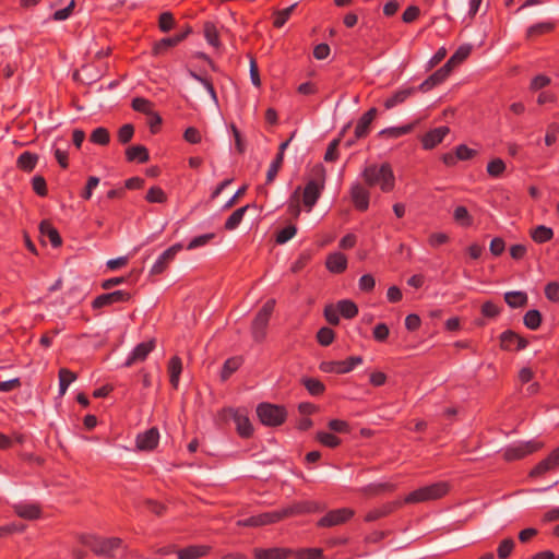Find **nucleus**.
I'll list each match as a JSON object with an SVG mask.
<instances>
[{"mask_svg": "<svg viewBox=\"0 0 559 559\" xmlns=\"http://www.w3.org/2000/svg\"><path fill=\"white\" fill-rule=\"evenodd\" d=\"M376 286V280L371 274H364L358 281V287L361 292L370 293Z\"/></svg>", "mask_w": 559, "mask_h": 559, "instance_id": "nucleus-61", "label": "nucleus"}, {"mask_svg": "<svg viewBox=\"0 0 559 559\" xmlns=\"http://www.w3.org/2000/svg\"><path fill=\"white\" fill-rule=\"evenodd\" d=\"M39 231L43 237L47 238L53 248L61 246L62 240L58 230L48 221H44L39 225Z\"/></svg>", "mask_w": 559, "mask_h": 559, "instance_id": "nucleus-29", "label": "nucleus"}, {"mask_svg": "<svg viewBox=\"0 0 559 559\" xmlns=\"http://www.w3.org/2000/svg\"><path fill=\"white\" fill-rule=\"evenodd\" d=\"M37 155L31 152L22 153L16 160L17 167L25 171H31L35 168L37 164Z\"/></svg>", "mask_w": 559, "mask_h": 559, "instance_id": "nucleus-39", "label": "nucleus"}, {"mask_svg": "<svg viewBox=\"0 0 559 559\" xmlns=\"http://www.w3.org/2000/svg\"><path fill=\"white\" fill-rule=\"evenodd\" d=\"M154 348V340H150L138 344L127 357L123 366L131 367L132 365L144 361L147 358V356L153 352Z\"/></svg>", "mask_w": 559, "mask_h": 559, "instance_id": "nucleus-15", "label": "nucleus"}, {"mask_svg": "<svg viewBox=\"0 0 559 559\" xmlns=\"http://www.w3.org/2000/svg\"><path fill=\"white\" fill-rule=\"evenodd\" d=\"M296 7H297V3H293L288 8H285L283 10L278 11L275 14V17L273 21L274 27H276V28L283 27L285 25V23L288 21L290 14L293 13V11Z\"/></svg>", "mask_w": 559, "mask_h": 559, "instance_id": "nucleus-48", "label": "nucleus"}, {"mask_svg": "<svg viewBox=\"0 0 559 559\" xmlns=\"http://www.w3.org/2000/svg\"><path fill=\"white\" fill-rule=\"evenodd\" d=\"M257 415L264 426L277 427L285 423L287 411L283 405L264 402L257 406Z\"/></svg>", "mask_w": 559, "mask_h": 559, "instance_id": "nucleus-4", "label": "nucleus"}, {"mask_svg": "<svg viewBox=\"0 0 559 559\" xmlns=\"http://www.w3.org/2000/svg\"><path fill=\"white\" fill-rule=\"evenodd\" d=\"M543 448V443L536 440L516 442L510 444L503 450V459L506 461H516L538 451Z\"/></svg>", "mask_w": 559, "mask_h": 559, "instance_id": "nucleus-5", "label": "nucleus"}, {"mask_svg": "<svg viewBox=\"0 0 559 559\" xmlns=\"http://www.w3.org/2000/svg\"><path fill=\"white\" fill-rule=\"evenodd\" d=\"M317 440L324 447L332 448V449L336 448L341 443V440L338 437H336L333 433L325 432V431H319L317 433Z\"/></svg>", "mask_w": 559, "mask_h": 559, "instance_id": "nucleus-50", "label": "nucleus"}, {"mask_svg": "<svg viewBox=\"0 0 559 559\" xmlns=\"http://www.w3.org/2000/svg\"><path fill=\"white\" fill-rule=\"evenodd\" d=\"M523 322L527 329L535 331L542 324V313L536 309L528 310L523 317Z\"/></svg>", "mask_w": 559, "mask_h": 559, "instance_id": "nucleus-42", "label": "nucleus"}, {"mask_svg": "<svg viewBox=\"0 0 559 559\" xmlns=\"http://www.w3.org/2000/svg\"><path fill=\"white\" fill-rule=\"evenodd\" d=\"M416 87H403L396 91L392 96L388 97L383 106L385 109H392L395 106L403 104L408 97H411L415 92Z\"/></svg>", "mask_w": 559, "mask_h": 559, "instance_id": "nucleus-27", "label": "nucleus"}, {"mask_svg": "<svg viewBox=\"0 0 559 559\" xmlns=\"http://www.w3.org/2000/svg\"><path fill=\"white\" fill-rule=\"evenodd\" d=\"M215 238L214 233L203 234L200 236H197L190 240V242L187 245V250H194L200 247L206 246L212 239Z\"/></svg>", "mask_w": 559, "mask_h": 559, "instance_id": "nucleus-53", "label": "nucleus"}, {"mask_svg": "<svg viewBox=\"0 0 559 559\" xmlns=\"http://www.w3.org/2000/svg\"><path fill=\"white\" fill-rule=\"evenodd\" d=\"M281 521V515H278V511H270L260 513L257 515L249 516L247 519L238 520L237 525L243 527H259L273 523H277Z\"/></svg>", "mask_w": 559, "mask_h": 559, "instance_id": "nucleus-14", "label": "nucleus"}, {"mask_svg": "<svg viewBox=\"0 0 559 559\" xmlns=\"http://www.w3.org/2000/svg\"><path fill=\"white\" fill-rule=\"evenodd\" d=\"M504 301L511 308H522L526 306L528 297L525 292L512 290L504 294Z\"/></svg>", "mask_w": 559, "mask_h": 559, "instance_id": "nucleus-34", "label": "nucleus"}, {"mask_svg": "<svg viewBox=\"0 0 559 559\" xmlns=\"http://www.w3.org/2000/svg\"><path fill=\"white\" fill-rule=\"evenodd\" d=\"M76 380V374L67 368L59 370V395H64L69 385Z\"/></svg>", "mask_w": 559, "mask_h": 559, "instance_id": "nucleus-37", "label": "nucleus"}, {"mask_svg": "<svg viewBox=\"0 0 559 559\" xmlns=\"http://www.w3.org/2000/svg\"><path fill=\"white\" fill-rule=\"evenodd\" d=\"M131 297L129 292L122 289L102 294L92 301V308L97 310L115 304H126L131 300Z\"/></svg>", "mask_w": 559, "mask_h": 559, "instance_id": "nucleus-9", "label": "nucleus"}, {"mask_svg": "<svg viewBox=\"0 0 559 559\" xmlns=\"http://www.w3.org/2000/svg\"><path fill=\"white\" fill-rule=\"evenodd\" d=\"M132 108H133V110L145 114V115L153 114V103L144 97L133 98Z\"/></svg>", "mask_w": 559, "mask_h": 559, "instance_id": "nucleus-46", "label": "nucleus"}, {"mask_svg": "<svg viewBox=\"0 0 559 559\" xmlns=\"http://www.w3.org/2000/svg\"><path fill=\"white\" fill-rule=\"evenodd\" d=\"M349 195L354 207L359 212H366L369 209L370 191L360 182H354L349 188Z\"/></svg>", "mask_w": 559, "mask_h": 559, "instance_id": "nucleus-11", "label": "nucleus"}, {"mask_svg": "<svg viewBox=\"0 0 559 559\" xmlns=\"http://www.w3.org/2000/svg\"><path fill=\"white\" fill-rule=\"evenodd\" d=\"M452 68L450 64L444 63L440 69L429 75L419 86L418 90L421 92H428L435 86L441 84L450 75Z\"/></svg>", "mask_w": 559, "mask_h": 559, "instance_id": "nucleus-19", "label": "nucleus"}, {"mask_svg": "<svg viewBox=\"0 0 559 559\" xmlns=\"http://www.w3.org/2000/svg\"><path fill=\"white\" fill-rule=\"evenodd\" d=\"M159 440V432L156 428L139 433L136 437V447L139 450L151 451L156 448Z\"/></svg>", "mask_w": 559, "mask_h": 559, "instance_id": "nucleus-21", "label": "nucleus"}, {"mask_svg": "<svg viewBox=\"0 0 559 559\" xmlns=\"http://www.w3.org/2000/svg\"><path fill=\"white\" fill-rule=\"evenodd\" d=\"M558 134H559V124L556 122L550 123L546 130L545 144L547 146H551L552 144H555L557 141Z\"/></svg>", "mask_w": 559, "mask_h": 559, "instance_id": "nucleus-63", "label": "nucleus"}, {"mask_svg": "<svg viewBox=\"0 0 559 559\" xmlns=\"http://www.w3.org/2000/svg\"><path fill=\"white\" fill-rule=\"evenodd\" d=\"M416 124L417 122L415 121L400 127L385 128L379 132V135L397 139L411 133L415 129Z\"/></svg>", "mask_w": 559, "mask_h": 559, "instance_id": "nucleus-33", "label": "nucleus"}, {"mask_svg": "<svg viewBox=\"0 0 559 559\" xmlns=\"http://www.w3.org/2000/svg\"><path fill=\"white\" fill-rule=\"evenodd\" d=\"M293 556L297 559H322L323 551L321 548H306L294 551Z\"/></svg>", "mask_w": 559, "mask_h": 559, "instance_id": "nucleus-51", "label": "nucleus"}, {"mask_svg": "<svg viewBox=\"0 0 559 559\" xmlns=\"http://www.w3.org/2000/svg\"><path fill=\"white\" fill-rule=\"evenodd\" d=\"M183 246L177 242L166 249L152 265L150 273L152 275L162 274L168 265L175 260L178 252L182 250Z\"/></svg>", "mask_w": 559, "mask_h": 559, "instance_id": "nucleus-12", "label": "nucleus"}, {"mask_svg": "<svg viewBox=\"0 0 559 559\" xmlns=\"http://www.w3.org/2000/svg\"><path fill=\"white\" fill-rule=\"evenodd\" d=\"M559 467V447L552 450L547 457L542 460L530 473L531 476H540Z\"/></svg>", "mask_w": 559, "mask_h": 559, "instance_id": "nucleus-20", "label": "nucleus"}, {"mask_svg": "<svg viewBox=\"0 0 559 559\" xmlns=\"http://www.w3.org/2000/svg\"><path fill=\"white\" fill-rule=\"evenodd\" d=\"M325 265L331 273H343L347 267V258L341 252L331 253L326 258Z\"/></svg>", "mask_w": 559, "mask_h": 559, "instance_id": "nucleus-26", "label": "nucleus"}, {"mask_svg": "<svg viewBox=\"0 0 559 559\" xmlns=\"http://www.w3.org/2000/svg\"><path fill=\"white\" fill-rule=\"evenodd\" d=\"M145 200L150 203H164L166 202L167 198L163 189L159 187H152L147 191Z\"/></svg>", "mask_w": 559, "mask_h": 559, "instance_id": "nucleus-55", "label": "nucleus"}, {"mask_svg": "<svg viewBox=\"0 0 559 559\" xmlns=\"http://www.w3.org/2000/svg\"><path fill=\"white\" fill-rule=\"evenodd\" d=\"M212 550L207 545H190L177 551L178 559H200L206 557Z\"/></svg>", "mask_w": 559, "mask_h": 559, "instance_id": "nucleus-23", "label": "nucleus"}, {"mask_svg": "<svg viewBox=\"0 0 559 559\" xmlns=\"http://www.w3.org/2000/svg\"><path fill=\"white\" fill-rule=\"evenodd\" d=\"M204 36H205L206 41L211 46H213L215 48L219 47V45H221L219 35H218L217 27L215 26L214 23L206 22L204 24Z\"/></svg>", "mask_w": 559, "mask_h": 559, "instance_id": "nucleus-43", "label": "nucleus"}, {"mask_svg": "<svg viewBox=\"0 0 559 559\" xmlns=\"http://www.w3.org/2000/svg\"><path fill=\"white\" fill-rule=\"evenodd\" d=\"M294 550L285 547L254 548V559H288Z\"/></svg>", "mask_w": 559, "mask_h": 559, "instance_id": "nucleus-18", "label": "nucleus"}, {"mask_svg": "<svg viewBox=\"0 0 559 559\" xmlns=\"http://www.w3.org/2000/svg\"><path fill=\"white\" fill-rule=\"evenodd\" d=\"M450 133V128L447 126H441L435 129L429 130L425 133L420 141L424 150H432L437 145H439L444 138Z\"/></svg>", "mask_w": 559, "mask_h": 559, "instance_id": "nucleus-16", "label": "nucleus"}, {"mask_svg": "<svg viewBox=\"0 0 559 559\" xmlns=\"http://www.w3.org/2000/svg\"><path fill=\"white\" fill-rule=\"evenodd\" d=\"M325 509L326 506L320 501L305 500L298 501L289 507L283 508L277 511L278 515H281V520H283L288 516L321 512L324 511Z\"/></svg>", "mask_w": 559, "mask_h": 559, "instance_id": "nucleus-6", "label": "nucleus"}, {"mask_svg": "<svg viewBox=\"0 0 559 559\" xmlns=\"http://www.w3.org/2000/svg\"><path fill=\"white\" fill-rule=\"evenodd\" d=\"M389 334L390 330L385 323H378L372 331V336L377 342H385Z\"/></svg>", "mask_w": 559, "mask_h": 559, "instance_id": "nucleus-64", "label": "nucleus"}, {"mask_svg": "<svg viewBox=\"0 0 559 559\" xmlns=\"http://www.w3.org/2000/svg\"><path fill=\"white\" fill-rule=\"evenodd\" d=\"M233 419L236 424L237 432L242 438H249L253 432V427L247 415L239 411L233 413Z\"/></svg>", "mask_w": 559, "mask_h": 559, "instance_id": "nucleus-25", "label": "nucleus"}, {"mask_svg": "<svg viewBox=\"0 0 559 559\" xmlns=\"http://www.w3.org/2000/svg\"><path fill=\"white\" fill-rule=\"evenodd\" d=\"M297 233V228L295 225H288L284 228H282L277 235H276V242L280 243V245H283L285 242H287L288 240H290Z\"/></svg>", "mask_w": 559, "mask_h": 559, "instance_id": "nucleus-56", "label": "nucleus"}, {"mask_svg": "<svg viewBox=\"0 0 559 559\" xmlns=\"http://www.w3.org/2000/svg\"><path fill=\"white\" fill-rule=\"evenodd\" d=\"M301 383L305 385L307 391L313 396H320L325 391V385L319 379L316 378H302Z\"/></svg>", "mask_w": 559, "mask_h": 559, "instance_id": "nucleus-41", "label": "nucleus"}, {"mask_svg": "<svg viewBox=\"0 0 559 559\" xmlns=\"http://www.w3.org/2000/svg\"><path fill=\"white\" fill-rule=\"evenodd\" d=\"M169 381L174 389H178L180 374L182 372V360L178 356H173L168 361Z\"/></svg>", "mask_w": 559, "mask_h": 559, "instance_id": "nucleus-31", "label": "nucleus"}, {"mask_svg": "<svg viewBox=\"0 0 559 559\" xmlns=\"http://www.w3.org/2000/svg\"><path fill=\"white\" fill-rule=\"evenodd\" d=\"M188 33H189V31L183 34L176 35L174 37L163 38L159 41L155 43V45L153 47L154 55H162L165 51H167L169 48L178 45L181 40H183L186 38Z\"/></svg>", "mask_w": 559, "mask_h": 559, "instance_id": "nucleus-32", "label": "nucleus"}, {"mask_svg": "<svg viewBox=\"0 0 559 559\" xmlns=\"http://www.w3.org/2000/svg\"><path fill=\"white\" fill-rule=\"evenodd\" d=\"M514 540L512 538H506L500 542L499 546H498V549H497V555L500 559H507L513 548H514Z\"/></svg>", "mask_w": 559, "mask_h": 559, "instance_id": "nucleus-57", "label": "nucleus"}, {"mask_svg": "<svg viewBox=\"0 0 559 559\" xmlns=\"http://www.w3.org/2000/svg\"><path fill=\"white\" fill-rule=\"evenodd\" d=\"M275 308V299H269L264 302L261 309L257 312L251 323V335L252 338L261 343L266 337V329L271 319V316Z\"/></svg>", "mask_w": 559, "mask_h": 559, "instance_id": "nucleus-3", "label": "nucleus"}, {"mask_svg": "<svg viewBox=\"0 0 559 559\" xmlns=\"http://www.w3.org/2000/svg\"><path fill=\"white\" fill-rule=\"evenodd\" d=\"M377 115L376 108H370L366 111L357 121L355 127V139H362L369 134L371 122L373 121Z\"/></svg>", "mask_w": 559, "mask_h": 559, "instance_id": "nucleus-24", "label": "nucleus"}, {"mask_svg": "<svg viewBox=\"0 0 559 559\" xmlns=\"http://www.w3.org/2000/svg\"><path fill=\"white\" fill-rule=\"evenodd\" d=\"M334 331L330 328H321L317 333L318 343L322 346H329L334 341Z\"/></svg>", "mask_w": 559, "mask_h": 559, "instance_id": "nucleus-58", "label": "nucleus"}, {"mask_svg": "<svg viewBox=\"0 0 559 559\" xmlns=\"http://www.w3.org/2000/svg\"><path fill=\"white\" fill-rule=\"evenodd\" d=\"M90 140L98 145H107L110 141V135L106 128L98 127L92 132Z\"/></svg>", "mask_w": 559, "mask_h": 559, "instance_id": "nucleus-45", "label": "nucleus"}, {"mask_svg": "<svg viewBox=\"0 0 559 559\" xmlns=\"http://www.w3.org/2000/svg\"><path fill=\"white\" fill-rule=\"evenodd\" d=\"M450 490V485L447 481H437L431 485L420 487L408 493L403 503H420L433 501L444 497Z\"/></svg>", "mask_w": 559, "mask_h": 559, "instance_id": "nucleus-2", "label": "nucleus"}, {"mask_svg": "<svg viewBox=\"0 0 559 559\" xmlns=\"http://www.w3.org/2000/svg\"><path fill=\"white\" fill-rule=\"evenodd\" d=\"M340 314L345 319H353L358 314L357 305L348 299L340 300L336 305Z\"/></svg>", "mask_w": 559, "mask_h": 559, "instance_id": "nucleus-36", "label": "nucleus"}, {"mask_svg": "<svg viewBox=\"0 0 559 559\" xmlns=\"http://www.w3.org/2000/svg\"><path fill=\"white\" fill-rule=\"evenodd\" d=\"M175 25V19L170 12H164L159 15L158 26L162 32H169Z\"/></svg>", "mask_w": 559, "mask_h": 559, "instance_id": "nucleus-60", "label": "nucleus"}, {"mask_svg": "<svg viewBox=\"0 0 559 559\" xmlns=\"http://www.w3.org/2000/svg\"><path fill=\"white\" fill-rule=\"evenodd\" d=\"M528 345L527 340L508 330L500 335V346L504 350H522Z\"/></svg>", "mask_w": 559, "mask_h": 559, "instance_id": "nucleus-17", "label": "nucleus"}, {"mask_svg": "<svg viewBox=\"0 0 559 559\" xmlns=\"http://www.w3.org/2000/svg\"><path fill=\"white\" fill-rule=\"evenodd\" d=\"M545 296L548 300L552 302H559V283L549 282L545 286Z\"/></svg>", "mask_w": 559, "mask_h": 559, "instance_id": "nucleus-62", "label": "nucleus"}, {"mask_svg": "<svg viewBox=\"0 0 559 559\" xmlns=\"http://www.w3.org/2000/svg\"><path fill=\"white\" fill-rule=\"evenodd\" d=\"M506 170V163L501 158H495L487 164V173L491 177H500Z\"/></svg>", "mask_w": 559, "mask_h": 559, "instance_id": "nucleus-54", "label": "nucleus"}, {"mask_svg": "<svg viewBox=\"0 0 559 559\" xmlns=\"http://www.w3.org/2000/svg\"><path fill=\"white\" fill-rule=\"evenodd\" d=\"M554 28V24L550 22H542L534 24L527 28V37L532 38L535 36H539L546 33L551 32Z\"/></svg>", "mask_w": 559, "mask_h": 559, "instance_id": "nucleus-47", "label": "nucleus"}, {"mask_svg": "<svg viewBox=\"0 0 559 559\" xmlns=\"http://www.w3.org/2000/svg\"><path fill=\"white\" fill-rule=\"evenodd\" d=\"M364 362L361 356H350L345 360L323 361L320 364V370L326 373H348L357 366Z\"/></svg>", "mask_w": 559, "mask_h": 559, "instance_id": "nucleus-7", "label": "nucleus"}, {"mask_svg": "<svg viewBox=\"0 0 559 559\" xmlns=\"http://www.w3.org/2000/svg\"><path fill=\"white\" fill-rule=\"evenodd\" d=\"M531 236L535 242L545 243L552 239L554 231L550 227L538 225L532 230Z\"/></svg>", "mask_w": 559, "mask_h": 559, "instance_id": "nucleus-38", "label": "nucleus"}, {"mask_svg": "<svg viewBox=\"0 0 559 559\" xmlns=\"http://www.w3.org/2000/svg\"><path fill=\"white\" fill-rule=\"evenodd\" d=\"M453 217L462 226L468 227L473 224V218L465 206L455 207Z\"/></svg>", "mask_w": 559, "mask_h": 559, "instance_id": "nucleus-52", "label": "nucleus"}, {"mask_svg": "<svg viewBox=\"0 0 559 559\" xmlns=\"http://www.w3.org/2000/svg\"><path fill=\"white\" fill-rule=\"evenodd\" d=\"M122 544V540L118 537L110 538H95L90 544L92 551L97 556L112 557L115 550H117Z\"/></svg>", "mask_w": 559, "mask_h": 559, "instance_id": "nucleus-13", "label": "nucleus"}, {"mask_svg": "<svg viewBox=\"0 0 559 559\" xmlns=\"http://www.w3.org/2000/svg\"><path fill=\"white\" fill-rule=\"evenodd\" d=\"M241 358L240 357H231V358H228L225 362H224V366H223V369H222V379L223 380H226L228 379L236 370L239 369V367L241 366Z\"/></svg>", "mask_w": 559, "mask_h": 559, "instance_id": "nucleus-44", "label": "nucleus"}, {"mask_svg": "<svg viewBox=\"0 0 559 559\" xmlns=\"http://www.w3.org/2000/svg\"><path fill=\"white\" fill-rule=\"evenodd\" d=\"M324 189V181L309 180L302 191V204L307 212H311Z\"/></svg>", "mask_w": 559, "mask_h": 559, "instance_id": "nucleus-10", "label": "nucleus"}, {"mask_svg": "<svg viewBox=\"0 0 559 559\" xmlns=\"http://www.w3.org/2000/svg\"><path fill=\"white\" fill-rule=\"evenodd\" d=\"M249 207H250V205L247 204V205L241 206V207L237 209L236 211H234L226 219V222L224 224V228L229 231L236 229L242 222L243 216Z\"/></svg>", "mask_w": 559, "mask_h": 559, "instance_id": "nucleus-35", "label": "nucleus"}, {"mask_svg": "<svg viewBox=\"0 0 559 559\" xmlns=\"http://www.w3.org/2000/svg\"><path fill=\"white\" fill-rule=\"evenodd\" d=\"M126 158L128 162L146 163L150 154L144 145H133L126 150Z\"/></svg>", "mask_w": 559, "mask_h": 559, "instance_id": "nucleus-30", "label": "nucleus"}, {"mask_svg": "<svg viewBox=\"0 0 559 559\" xmlns=\"http://www.w3.org/2000/svg\"><path fill=\"white\" fill-rule=\"evenodd\" d=\"M402 504H403L402 501L386 502L378 508H374V509L368 511L365 515V521L373 522L381 518H384V516L391 514L396 509H399Z\"/></svg>", "mask_w": 559, "mask_h": 559, "instance_id": "nucleus-22", "label": "nucleus"}, {"mask_svg": "<svg viewBox=\"0 0 559 559\" xmlns=\"http://www.w3.org/2000/svg\"><path fill=\"white\" fill-rule=\"evenodd\" d=\"M283 160H284V158L282 157V153H277L267 169L266 183H271L274 181L275 177L277 176L278 170L281 169V167L283 165Z\"/></svg>", "mask_w": 559, "mask_h": 559, "instance_id": "nucleus-49", "label": "nucleus"}, {"mask_svg": "<svg viewBox=\"0 0 559 559\" xmlns=\"http://www.w3.org/2000/svg\"><path fill=\"white\" fill-rule=\"evenodd\" d=\"M360 176L366 186L379 187L384 193L391 192L395 187V176L389 163L368 165L362 169Z\"/></svg>", "mask_w": 559, "mask_h": 559, "instance_id": "nucleus-1", "label": "nucleus"}, {"mask_svg": "<svg viewBox=\"0 0 559 559\" xmlns=\"http://www.w3.org/2000/svg\"><path fill=\"white\" fill-rule=\"evenodd\" d=\"M133 134L134 127L131 123H126L118 131V140L120 143L127 144L132 140Z\"/></svg>", "mask_w": 559, "mask_h": 559, "instance_id": "nucleus-59", "label": "nucleus"}, {"mask_svg": "<svg viewBox=\"0 0 559 559\" xmlns=\"http://www.w3.org/2000/svg\"><path fill=\"white\" fill-rule=\"evenodd\" d=\"M13 509L20 518L25 520H36L41 514L40 508L35 503H17Z\"/></svg>", "mask_w": 559, "mask_h": 559, "instance_id": "nucleus-28", "label": "nucleus"}, {"mask_svg": "<svg viewBox=\"0 0 559 559\" xmlns=\"http://www.w3.org/2000/svg\"><path fill=\"white\" fill-rule=\"evenodd\" d=\"M355 512L350 508H340L329 511L318 523V527H333L348 522Z\"/></svg>", "mask_w": 559, "mask_h": 559, "instance_id": "nucleus-8", "label": "nucleus"}, {"mask_svg": "<svg viewBox=\"0 0 559 559\" xmlns=\"http://www.w3.org/2000/svg\"><path fill=\"white\" fill-rule=\"evenodd\" d=\"M471 52V45H462L456 49V51L450 57V59L445 63L450 64V67L453 69L456 64L466 60Z\"/></svg>", "mask_w": 559, "mask_h": 559, "instance_id": "nucleus-40", "label": "nucleus"}]
</instances>
